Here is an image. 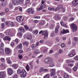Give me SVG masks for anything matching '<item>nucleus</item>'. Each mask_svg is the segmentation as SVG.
Returning a JSON list of instances; mask_svg holds the SVG:
<instances>
[{"mask_svg": "<svg viewBox=\"0 0 78 78\" xmlns=\"http://www.w3.org/2000/svg\"><path fill=\"white\" fill-rule=\"evenodd\" d=\"M44 63L46 64H50L49 66L51 67H52L55 66L51 59L49 58H46L44 59Z\"/></svg>", "mask_w": 78, "mask_h": 78, "instance_id": "nucleus-1", "label": "nucleus"}, {"mask_svg": "<svg viewBox=\"0 0 78 78\" xmlns=\"http://www.w3.org/2000/svg\"><path fill=\"white\" fill-rule=\"evenodd\" d=\"M24 0H12V4L14 6L18 5L20 3H22Z\"/></svg>", "mask_w": 78, "mask_h": 78, "instance_id": "nucleus-2", "label": "nucleus"}, {"mask_svg": "<svg viewBox=\"0 0 78 78\" xmlns=\"http://www.w3.org/2000/svg\"><path fill=\"white\" fill-rule=\"evenodd\" d=\"M71 28H72V31L73 32H75L77 30V27L76 25L74 24H72L71 25Z\"/></svg>", "mask_w": 78, "mask_h": 78, "instance_id": "nucleus-3", "label": "nucleus"}, {"mask_svg": "<svg viewBox=\"0 0 78 78\" xmlns=\"http://www.w3.org/2000/svg\"><path fill=\"white\" fill-rule=\"evenodd\" d=\"M42 35H44V39H47L48 38V34L47 31L44 30L43 31Z\"/></svg>", "mask_w": 78, "mask_h": 78, "instance_id": "nucleus-4", "label": "nucleus"}, {"mask_svg": "<svg viewBox=\"0 0 78 78\" xmlns=\"http://www.w3.org/2000/svg\"><path fill=\"white\" fill-rule=\"evenodd\" d=\"M20 75L23 77H25V76L27 75V72L25 71V70L24 69L20 73Z\"/></svg>", "mask_w": 78, "mask_h": 78, "instance_id": "nucleus-5", "label": "nucleus"}, {"mask_svg": "<svg viewBox=\"0 0 78 78\" xmlns=\"http://www.w3.org/2000/svg\"><path fill=\"white\" fill-rule=\"evenodd\" d=\"M57 6H58V7H56L55 9L56 11H57V10H59V9H62V8H63V6L61 4H58L57 5Z\"/></svg>", "mask_w": 78, "mask_h": 78, "instance_id": "nucleus-6", "label": "nucleus"}, {"mask_svg": "<svg viewBox=\"0 0 78 78\" xmlns=\"http://www.w3.org/2000/svg\"><path fill=\"white\" fill-rule=\"evenodd\" d=\"M72 5L73 6H78V1L75 0L74 1L72 2Z\"/></svg>", "mask_w": 78, "mask_h": 78, "instance_id": "nucleus-7", "label": "nucleus"}, {"mask_svg": "<svg viewBox=\"0 0 78 78\" xmlns=\"http://www.w3.org/2000/svg\"><path fill=\"white\" fill-rule=\"evenodd\" d=\"M27 12H29L30 13L31 12L32 14H33L34 13V10H33L31 8H30L28 9L27 10Z\"/></svg>", "mask_w": 78, "mask_h": 78, "instance_id": "nucleus-8", "label": "nucleus"}, {"mask_svg": "<svg viewBox=\"0 0 78 78\" xmlns=\"http://www.w3.org/2000/svg\"><path fill=\"white\" fill-rule=\"evenodd\" d=\"M8 73L9 75H11L13 73V71L12 69L9 68L8 70Z\"/></svg>", "mask_w": 78, "mask_h": 78, "instance_id": "nucleus-9", "label": "nucleus"}, {"mask_svg": "<svg viewBox=\"0 0 78 78\" xmlns=\"http://www.w3.org/2000/svg\"><path fill=\"white\" fill-rule=\"evenodd\" d=\"M22 16H18L16 17V20L18 22H21V19H22Z\"/></svg>", "mask_w": 78, "mask_h": 78, "instance_id": "nucleus-10", "label": "nucleus"}, {"mask_svg": "<svg viewBox=\"0 0 78 78\" xmlns=\"http://www.w3.org/2000/svg\"><path fill=\"white\" fill-rule=\"evenodd\" d=\"M40 51H39V50L38 49H36L34 52V54L35 55H37V54H39L40 53Z\"/></svg>", "mask_w": 78, "mask_h": 78, "instance_id": "nucleus-11", "label": "nucleus"}, {"mask_svg": "<svg viewBox=\"0 0 78 78\" xmlns=\"http://www.w3.org/2000/svg\"><path fill=\"white\" fill-rule=\"evenodd\" d=\"M60 28V26L58 25L57 27H56L55 28V33H58V30Z\"/></svg>", "mask_w": 78, "mask_h": 78, "instance_id": "nucleus-12", "label": "nucleus"}, {"mask_svg": "<svg viewBox=\"0 0 78 78\" xmlns=\"http://www.w3.org/2000/svg\"><path fill=\"white\" fill-rule=\"evenodd\" d=\"M6 1H4L1 2V5L2 7H4L6 5Z\"/></svg>", "mask_w": 78, "mask_h": 78, "instance_id": "nucleus-13", "label": "nucleus"}, {"mask_svg": "<svg viewBox=\"0 0 78 78\" xmlns=\"http://www.w3.org/2000/svg\"><path fill=\"white\" fill-rule=\"evenodd\" d=\"M69 33V31L68 30H65L63 29V31H62L60 32V34H66V33Z\"/></svg>", "mask_w": 78, "mask_h": 78, "instance_id": "nucleus-14", "label": "nucleus"}, {"mask_svg": "<svg viewBox=\"0 0 78 78\" xmlns=\"http://www.w3.org/2000/svg\"><path fill=\"white\" fill-rule=\"evenodd\" d=\"M5 51L6 53L7 54H9L10 53H11V51L9 48H6L5 49Z\"/></svg>", "mask_w": 78, "mask_h": 78, "instance_id": "nucleus-15", "label": "nucleus"}, {"mask_svg": "<svg viewBox=\"0 0 78 78\" xmlns=\"http://www.w3.org/2000/svg\"><path fill=\"white\" fill-rule=\"evenodd\" d=\"M5 76V73L3 72H0V78H3Z\"/></svg>", "mask_w": 78, "mask_h": 78, "instance_id": "nucleus-16", "label": "nucleus"}, {"mask_svg": "<svg viewBox=\"0 0 78 78\" xmlns=\"http://www.w3.org/2000/svg\"><path fill=\"white\" fill-rule=\"evenodd\" d=\"M4 41H11V38L9 36H6L4 38Z\"/></svg>", "mask_w": 78, "mask_h": 78, "instance_id": "nucleus-17", "label": "nucleus"}, {"mask_svg": "<svg viewBox=\"0 0 78 78\" xmlns=\"http://www.w3.org/2000/svg\"><path fill=\"white\" fill-rule=\"evenodd\" d=\"M48 10H49V11H51L52 10V11H56V9H55V8L54 7H48Z\"/></svg>", "mask_w": 78, "mask_h": 78, "instance_id": "nucleus-18", "label": "nucleus"}, {"mask_svg": "<svg viewBox=\"0 0 78 78\" xmlns=\"http://www.w3.org/2000/svg\"><path fill=\"white\" fill-rule=\"evenodd\" d=\"M55 18L56 20H60L61 19V17H59V16L58 15H56L55 16Z\"/></svg>", "mask_w": 78, "mask_h": 78, "instance_id": "nucleus-19", "label": "nucleus"}, {"mask_svg": "<svg viewBox=\"0 0 78 78\" xmlns=\"http://www.w3.org/2000/svg\"><path fill=\"white\" fill-rule=\"evenodd\" d=\"M45 23V21L44 20H43L41 21L39 23V25H44Z\"/></svg>", "mask_w": 78, "mask_h": 78, "instance_id": "nucleus-20", "label": "nucleus"}, {"mask_svg": "<svg viewBox=\"0 0 78 78\" xmlns=\"http://www.w3.org/2000/svg\"><path fill=\"white\" fill-rule=\"evenodd\" d=\"M68 55L69 57H73V56H75V53L72 52L71 53H69Z\"/></svg>", "mask_w": 78, "mask_h": 78, "instance_id": "nucleus-21", "label": "nucleus"}, {"mask_svg": "<svg viewBox=\"0 0 78 78\" xmlns=\"http://www.w3.org/2000/svg\"><path fill=\"white\" fill-rule=\"evenodd\" d=\"M0 53L1 54H3L4 53V49L0 46Z\"/></svg>", "mask_w": 78, "mask_h": 78, "instance_id": "nucleus-22", "label": "nucleus"}, {"mask_svg": "<svg viewBox=\"0 0 78 78\" xmlns=\"http://www.w3.org/2000/svg\"><path fill=\"white\" fill-rule=\"evenodd\" d=\"M32 37V35H28L27 37V39L29 40L31 39Z\"/></svg>", "mask_w": 78, "mask_h": 78, "instance_id": "nucleus-23", "label": "nucleus"}, {"mask_svg": "<svg viewBox=\"0 0 78 78\" xmlns=\"http://www.w3.org/2000/svg\"><path fill=\"white\" fill-rule=\"evenodd\" d=\"M6 59L7 61L8 64H12V62H11V60H10L9 59V58H7Z\"/></svg>", "mask_w": 78, "mask_h": 78, "instance_id": "nucleus-24", "label": "nucleus"}, {"mask_svg": "<svg viewBox=\"0 0 78 78\" xmlns=\"http://www.w3.org/2000/svg\"><path fill=\"white\" fill-rule=\"evenodd\" d=\"M66 69L67 72H68L69 73H72V71H71V69H70V68H69V67H66Z\"/></svg>", "mask_w": 78, "mask_h": 78, "instance_id": "nucleus-25", "label": "nucleus"}, {"mask_svg": "<svg viewBox=\"0 0 78 78\" xmlns=\"http://www.w3.org/2000/svg\"><path fill=\"white\" fill-rule=\"evenodd\" d=\"M69 78V75L67 73H65L64 74V78Z\"/></svg>", "mask_w": 78, "mask_h": 78, "instance_id": "nucleus-26", "label": "nucleus"}, {"mask_svg": "<svg viewBox=\"0 0 78 78\" xmlns=\"http://www.w3.org/2000/svg\"><path fill=\"white\" fill-rule=\"evenodd\" d=\"M44 68L42 67H41L39 69V72H40V73H42V72H44Z\"/></svg>", "mask_w": 78, "mask_h": 78, "instance_id": "nucleus-27", "label": "nucleus"}, {"mask_svg": "<svg viewBox=\"0 0 78 78\" xmlns=\"http://www.w3.org/2000/svg\"><path fill=\"white\" fill-rule=\"evenodd\" d=\"M56 75V73H51L50 74L51 76H54Z\"/></svg>", "mask_w": 78, "mask_h": 78, "instance_id": "nucleus-28", "label": "nucleus"}, {"mask_svg": "<svg viewBox=\"0 0 78 78\" xmlns=\"http://www.w3.org/2000/svg\"><path fill=\"white\" fill-rule=\"evenodd\" d=\"M50 72L51 73H56V71L54 69H51L50 70Z\"/></svg>", "mask_w": 78, "mask_h": 78, "instance_id": "nucleus-29", "label": "nucleus"}, {"mask_svg": "<svg viewBox=\"0 0 78 78\" xmlns=\"http://www.w3.org/2000/svg\"><path fill=\"white\" fill-rule=\"evenodd\" d=\"M41 9H43V8H46V5L44 4H41Z\"/></svg>", "mask_w": 78, "mask_h": 78, "instance_id": "nucleus-30", "label": "nucleus"}, {"mask_svg": "<svg viewBox=\"0 0 78 78\" xmlns=\"http://www.w3.org/2000/svg\"><path fill=\"white\" fill-rule=\"evenodd\" d=\"M20 31H21V32H25V30H24V29L23 28H20Z\"/></svg>", "mask_w": 78, "mask_h": 78, "instance_id": "nucleus-31", "label": "nucleus"}, {"mask_svg": "<svg viewBox=\"0 0 78 78\" xmlns=\"http://www.w3.org/2000/svg\"><path fill=\"white\" fill-rule=\"evenodd\" d=\"M23 45H25L26 46H27V45H28V43L27 41H25L23 43Z\"/></svg>", "mask_w": 78, "mask_h": 78, "instance_id": "nucleus-32", "label": "nucleus"}, {"mask_svg": "<svg viewBox=\"0 0 78 78\" xmlns=\"http://www.w3.org/2000/svg\"><path fill=\"white\" fill-rule=\"evenodd\" d=\"M6 34L7 35H9L10 34V32L9 30H7L6 31Z\"/></svg>", "mask_w": 78, "mask_h": 78, "instance_id": "nucleus-33", "label": "nucleus"}, {"mask_svg": "<svg viewBox=\"0 0 78 78\" xmlns=\"http://www.w3.org/2000/svg\"><path fill=\"white\" fill-rule=\"evenodd\" d=\"M61 46L62 48H64V47H66V45L64 43H62L61 45Z\"/></svg>", "mask_w": 78, "mask_h": 78, "instance_id": "nucleus-34", "label": "nucleus"}, {"mask_svg": "<svg viewBox=\"0 0 78 78\" xmlns=\"http://www.w3.org/2000/svg\"><path fill=\"white\" fill-rule=\"evenodd\" d=\"M9 8L10 9H12V8H13V5H12L11 4H9Z\"/></svg>", "mask_w": 78, "mask_h": 78, "instance_id": "nucleus-35", "label": "nucleus"}, {"mask_svg": "<svg viewBox=\"0 0 78 78\" xmlns=\"http://www.w3.org/2000/svg\"><path fill=\"white\" fill-rule=\"evenodd\" d=\"M12 66L14 68H15V69H17V67H18V66H17V65H16V64H13L12 65Z\"/></svg>", "mask_w": 78, "mask_h": 78, "instance_id": "nucleus-36", "label": "nucleus"}, {"mask_svg": "<svg viewBox=\"0 0 78 78\" xmlns=\"http://www.w3.org/2000/svg\"><path fill=\"white\" fill-rule=\"evenodd\" d=\"M18 58L20 59H22V58H23V57L22 56V55L20 54L18 55Z\"/></svg>", "mask_w": 78, "mask_h": 78, "instance_id": "nucleus-37", "label": "nucleus"}, {"mask_svg": "<svg viewBox=\"0 0 78 78\" xmlns=\"http://www.w3.org/2000/svg\"><path fill=\"white\" fill-rule=\"evenodd\" d=\"M49 76H50V75H49V74H47L44 77V78H49Z\"/></svg>", "mask_w": 78, "mask_h": 78, "instance_id": "nucleus-38", "label": "nucleus"}, {"mask_svg": "<svg viewBox=\"0 0 78 78\" xmlns=\"http://www.w3.org/2000/svg\"><path fill=\"white\" fill-rule=\"evenodd\" d=\"M73 40H74V41H75V42H77L78 40V38H77V37H75L74 38Z\"/></svg>", "mask_w": 78, "mask_h": 78, "instance_id": "nucleus-39", "label": "nucleus"}, {"mask_svg": "<svg viewBox=\"0 0 78 78\" xmlns=\"http://www.w3.org/2000/svg\"><path fill=\"white\" fill-rule=\"evenodd\" d=\"M18 48H22V45L21 44H19L18 45Z\"/></svg>", "mask_w": 78, "mask_h": 78, "instance_id": "nucleus-40", "label": "nucleus"}, {"mask_svg": "<svg viewBox=\"0 0 78 78\" xmlns=\"http://www.w3.org/2000/svg\"><path fill=\"white\" fill-rule=\"evenodd\" d=\"M5 11L6 12H9V9L5 8Z\"/></svg>", "mask_w": 78, "mask_h": 78, "instance_id": "nucleus-41", "label": "nucleus"}, {"mask_svg": "<svg viewBox=\"0 0 78 78\" xmlns=\"http://www.w3.org/2000/svg\"><path fill=\"white\" fill-rule=\"evenodd\" d=\"M24 27L27 30H28L29 29L27 25H25L24 26Z\"/></svg>", "mask_w": 78, "mask_h": 78, "instance_id": "nucleus-42", "label": "nucleus"}, {"mask_svg": "<svg viewBox=\"0 0 78 78\" xmlns=\"http://www.w3.org/2000/svg\"><path fill=\"white\" fill-rule=\"evenodd\" d=\"M21 72H22V71H21V70H20V69H19L17 70V73L18 74H19V73L20 74Z\"/></svg>", "mask_w": 78, "mask_h": 78, "instance_id": "nucleus-43", "label": "nucleus"}, {"mask_svg": "<svg viewBox=\"0 0 78 78\" xmlns=\"http://www.w3.org/2000/svg\"><path fill=\"white\" fill-rule=\"evenodd\" d=\"M48 51L47 49H44L43 51V53H46Z\"/></svg>", "mask_w": 78, "mask_h": 78, "instance_id": "nucleus-44", "label": "nucleus"}, {"mask_svg": "<svg viewBox=\"0 0 78 78\" xmlns=\"http://www.w3.org/2000/svg\"><path fill=\"white\" fill-rule=\"evenodd\" d=\"M77 69H78V68L76 66H74L73 68V70H74L75 71H75H76V70H77Z\"/></svg>", "mask_w": 78, "mask_h": 78, "instance_id": "nucleus-45", "label": "nucleus"}, {"mask_svg": "<svg viewBox=\"0 0 78 78\" xmlns=\"http://www.w3.org/2000/svg\"><path fill=\"white\" fill-rule=\"evenodd\" d=\"M26 70H27V71H29V66L28 65H27V66H26Z\"/></svg>", "mask_w": 78, "mask_h": 78, "instance_id": "nucleus-46", "label": "nucleus"}, {"mask_svg": "<svg viewBox=\"0 0 78 78\" xmlns=\"http://www.w3.org/2000/svg\"><path fill=\"white\" fill-rule=\"evenodd\" d=\"M34 33L35 34H37L38 33V30H36L34 31Z\"/></svg>", "mask_w": 78, "mask_h": 78, "instance_id": "nucleus-47", "label": "nucleus"}, {"mask_svg": "<svg viewBox=\"0 0 78 78\" xmlns=\"http://www.w3.org/2000/svg\"><path fill=\"white\" fill-rule=\"evenodd\" d=\"M18 35L19 36H22V34L20 32H19L18 33Z\"/></svg>", "mask_w": 78, "mask_h": 78, "instance_id": "nucleus-48", "label": "nucleus"}, {"mask_svg": "<svg viewBox=\"0 0 78 78\" xmlns=\"http://www.w3.org/2000/svg\"><path fill=\"white\" fill-rule=\"evenodd\" d=\"M34 44H33L32 45V48L33 50H34V48H35V47Z\"/></svg>", "mask_w": 78, "mask_h": 78, "instance_id": "nucleus-49", "label": "nucleus"}, {"mask_svg": "<svg viewBox=\"0 0 78 78\" xmlns=\"http://www.w3.org/2000/svg\"><path fill=\"white\" fill-rule=\"evenodd\" d=\"M15 24H14V23L13 22H12L10 24V26L11 27H14V26Z\"/></svg>", "mask_w": 78, "mask_h": 78, "instance_id": "nucleus-50", "label": "nucleus"}, {"mask_svg": "<svg viewBox=\"0 0 78 78\" xmlns=\"http://www.w3.org/2000/svg\"><path fill=\"white\" fill-rule=\"evenodd\" d=\"M62 50H59L58 51V53L59 54H61L62 53Z\"/></svg>", "mask_w": 78, "mask_h": 78, "instance_id": "nucleus-51", "label": "nucleus"}, {"mask_svg": "<svg viewBox=\"0 0 78 78\" xmlns=\"http://www.w3.org/2000/svg\"><path fill=\"white\" fill-rule=\"evenodd\" d=\"M44 72H48V69H44Z\"/></svg>", "mask_w": 78, "mask_h": 78, "instance_id": "nucleus-52", "label": "nucleus"}, {"mask_svg": "<svg viewBox=\"0 0 78 78\" xmlns=\"http://www.w3.org/2000/svg\"><path fill=\"white\" fill-rule=\"evenodd\" d=\"M68 66L70 67H73V65L72 63H69L68 64Z\"/></svg>", "mask_w": 78, "mask_h": 78, "instance_id": "nucleus-53", "label": "nucleus"}, {"mask_svg": "<svg viewBox=\"0 0 78 78\" xmlns=\"http://www.w3.org/2000/svg\"><path fill=\"white\" fill-rule=\"evenodd\" d=\"M44 40H41L39 41V42L40 44H42L43 43H44Z\"/></svg>", "mask_w": 78, "mask_h": 78, "instance_id": "nucleus-54", "label": "nucleus"}, {"mask_svg": "<svg viewBox=\"0 0 78 78\" xmlns=\"http://www.w3.org/2000/svg\"><path fill=\"white\" fill-rule=\"evenodd\" d=\"M33 63V61H32L30 63V67H33V65H32V64Z\"/></svg>", "mask_w": 78, "mask_h": 78, "instance_id": "nucleus-55", "label": "nucleus"}, {"mask_svg": "<svg viewBox=\"0 0 78 78\" xmlns=\"http://www.w3.org/2000/svg\"><path fill=\"white\" fill-rule=\"evenodd\" d=\"M5 24L6 25L9 26L10 24V23L8 22H6L5 23Z\"/></svg>", "mask_w": 78, "mask_h": 78, "instance_id": "nucleus-56", "label": "nucleus"}, {"mask_svg": "<svg viewBox=\"0 0 78 78\" xmlns=\"http://www.w3.org/2000/svg\"><path fill=\"white\" fill-rule=\"evenodd\" d=\"M62 10L63 12H65L66 11V9L62 8Z\"/></svg>", "mask_w": 78, "mask_h": 78, "instance_id": "nucleus-57", "label": "nucleus"}, {"mask_svg": "<svg viewBox=\"0 0 78 78\" xmlns=\"http://www.w3.org/2000/svg\"><path fill=\"white\" fill-rule=\"evenodd\" d=\"M69 21H70L71 22L73 20H74V18L73 17L69 19Z\"/></svg>", "mask_w": 78, "mask_h": 78, "instance_id": "nucleus-58", "label": "nucleus"}, {"mask_svg": "<svg viewBox=\"0 0 78 78\" xmlns=\"http://www.w3.org/2000/svg\"><path fill=\"white\" fill-rule=\"evenodd\" d=\"M0 45L1 47H3L4 46V44L3 42H1L0 44Z\"/></svg>", "mask_w": 78, "mask_h": 78, "instance_id": "nucleus-59", "label": "nucleus"}, {"mask_svg": "<svg viewBox=\"0 0 78 78\" xmlns=\"http://www.w3.org/2000/svg\"><path fill=\"white\" fill-rule=\"evenodd\" d=\"M19 9L20 11V12H22V7H20L19 8Z\"/></svg>", "mask_w": 78, "mask_h": 78, "instance_id": "nucleus-60", "label": "nucleus"}, {"mask_svg": "<svg viewBox=\"0 0 78 78\" xmlns=\"http://www.w3.org/2000/svg\"><path fill=\"white\" fill-rule=\"evenodd\" d=\"M0 60H1V61L2 62H4V61H5V58H2L0 59Z\"/></svg>", "mask_w": 78, "mask_h": 78, "instance_id": "nucleus-61", "label": "nucleus"}, {"mask_svg": "<svg viewBox=\"0 0 78 78\" xmlns=\"http://www.w3.org/2000/svg\"><path fill=\"white\" fill-rule=\"evenodd\" d=\"M54 34H55L54 33H51L50 35L51 37H53V36H54Z\"/></svg>", "mask_w": 78, "mask_h": 78, "instance_id": "nucleus-62", "label": "nucleus"}, {"mask_svg": "<svg viewBox=\"0 0 78 78\" xmlns=\"http://www.w3.org/2000/svg\"><path fill=\"white\" fill-rule=\"evenodd\" d=\"M17 75V74H15V75H14L13 76V78H17L18 77Z\"/></svg>", "mask_w": 78, "mask_h": 78, "instance_id": "nucleus-63", "label": "nucleus"}, {"mask_svg": "<svg viewBox=\"0 0 78 78\" xmlns=\"http://www.w3.org/2000/svg\"><path fill=\"white\" fill-rule=\"evenodd\" d=\"M74 58L76 60H78V56H76Z\"/></svg>", "mask_w": 78, "mask_h": 78, "instance_id": "nucleus-64", "label": "nucleus"}]
</instances>
